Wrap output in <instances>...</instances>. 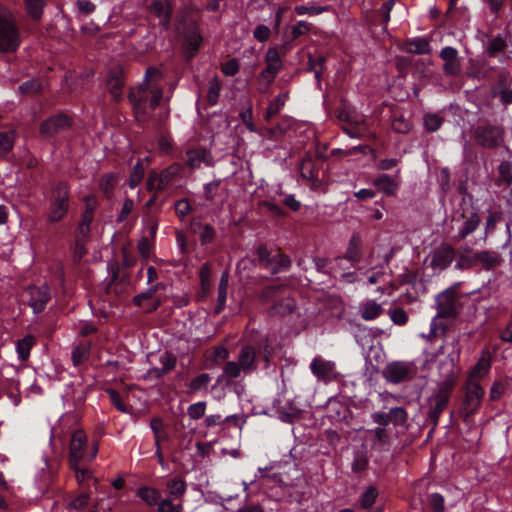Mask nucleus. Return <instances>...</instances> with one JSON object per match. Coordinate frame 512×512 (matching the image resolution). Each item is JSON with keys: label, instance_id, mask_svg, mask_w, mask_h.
Segmentation results:
<instances>
[{"label": "nucleus", "instance_id": "f257e3e1", "mask_svg": "<svg viewBox=\"0 0 512 512\" xmlns=\"http://www.w3.org/2000/svg\"><path fill=\"white\" fill-rule=\"evenodd\" d=\"M460 358L459 341L452 342V350L447 352L445 359L437 365L436 387L427 400L428 417L434 425L438 424L440 415L447 408L451 394L460 375V367L457 365Z\"/></svg>", "mask_w": 512, "mask_h": 512}, {"label": "nucleus", "instance_id": "f03ea898", "mask_svg": "<svg viewBox=\"0 0 512 512\" xmlns=\"http://www.w3.org/2000/svg\"><path fill=\"white\" fill-rule=\"evenodd\" d=\"M160 78V71L149 67L145 73V81L139 87L132 89L128 95L136 118L140 121L146 120L162 99V88L156 83Z\"/></svg>", "mask_w": 512, "mask_h": 512}, {"label": "nucleus", "instance_id": "7ed1b4c3", "mask_svg": "<svg viewBox=\"0 0 512 512\" xmlns=\"http://www.w3.org/2000/svg\"><path fill=\"white\" fill-rule=\"evenodd\" d=\"M22 42L20 28L14 15L0 6V52L14 53Z\"/></svg>", "mask_w": 512, "mask_h": 512}, {"label": "nucleus", "instance_id": "20e7f679", "mask_svg": "<svg viewBox=\"0 0 512 512\" xmlns=\"http://www.w3.org/2000/svg\"><path fill=\"white\" fill-rule=\"evenodd\" d=\"M98 450V442L88 445L85 432L83 430H76L71 435L69 464L77 465L78 462L90 463L96 457Z\"/></svg>", "mask_w": 512, "mask_h": 512}, {"label": "nucleus", "instance_id": "39448f33", "mask_svg": "<svg viewBox=\"0 0 512 512\" xmlns=\"http://www.w3.org/2000/svg\"><path fill=\"white\" fill-rule=\"evenodd\" d=\"M69 207L70 194L68 185L65 182H58L50 192L47 221L52 224L60 222L66 217Z\"/></svg>", "mask_w": 512, "mask_h": 512}, {"label": "nucleus", "instance_id": "423d86ee", "mask_svg": "<svg viewBox=\"0 0 512 512\" xmlns=\"http://www.w3.org/2000/svg\"><path fill=\"white\" fill-rule=\"evenodd\" d=\"M475 143L485 149H495L504 144L505 130L501 125H478L473 132Z\"/></svg>", "mask_w": 512, "mask_h": 512}, {"label": "nucleus", "instance_id": "0eeeda50", "mask_svg": "<svg viewBox=\"0 0 512 512\" xmlns=\"http://www.w3.org/2000/svg\"><path fill=\"white\" fill-rule=\"evenodd\" d=\"M484 394L485 391L480 385V383H474L472 381L466 382L465 397L460 410L465 421H467L470 416L478 412Z\"/></svg>", "mask_w": 512, "mask_h": 512}, {"label": "nucleus", "instance_id": "6e6552de", "mask_svg": "<svg viewBox=\"0 0 512 512\" xmlns=\"http://www.w3.org/2000/svg\"><path fill=\"white\" fill-rule=\"evenodd\" d=\"M436 318H453L457 315V300L455 292L448 288L436 298Z\"/></svg>", "mask_w": 512, "mask_h": 512}, {"label": "nucleus", "instance_id": "1a4fd4ad", "mask_svg": "<svg viewBox=\"0 0 512 512\" xmlns=\"http://www.w3.org/2000/svg\"><path fill=\"white\" fill-rule=\"evenodd\" d=\"M443 61V72L447 76L457 77L462 70L461 60L457 49L451 46H445L439 53Z\"/></svg>", "mask_w": 512, "mask_h": 512}, {"label": "nucleus", "instance_id": "9d476101", "mask_svg": "<svg viewBox=\"0 0 512 512\" xmlns=\"http://www.w3.org/2000/svg\"><path fill=\"white\" fill-rule=\"evenodd\" d=\"M412 365L404 361H395L386 366L383 371L385 379L394 384L403 382L411 377Z\"/></svg>", "mask_w": 512, "mask_h": 512}, {"label": "nucleus", "instance_id": "9b49d317", "mask_svg": "<svg viewBox=\"0 0 512 512\" xmlns=\"http://www.w3.org/2000/svg\"><path fill=\"white\" fill-rule=\"evenodd\" d=\"M454 257V248L449 244H442L431 253L430 265L433 270L442 271L450 266Z\"/></svg>", "mask_w": 512, "mask_h": 512}, {"label": "nucleus", "instance_id": "f8f14e48", "mask_svg": "<svg viewBox=\"0 0 512 512\" xmlns=\"http://www.w3.org/2000/svg\"><path fill=\"white\" fill-rule=\"evenodd\" d=\"M312 374L321 381H330L336 376V365L333 361L315 357L310 363Z\"/></svg>", "mask_w": 512, "mask_h": 512}, {"label": "nucleus", "instance_id": "ddd939ff", "mask_svg": "<svg viewBox=\"0 0 512 512\" xmlns=\"http://www.w3.org/2000/svg\"><path fill=\"white\" fill-rule=\"evenodd\" d=\"M29 294V305L36 314L42 312L51 299L50 289L46 284L39 287H31Z\"/></svg>", "mask_w": 512, "mask_h": 512}, {"label": "nucleus", "instance_id": "4468645a", "mask_svg": "<svg viewBox=\"0 0 512 512\" xmlns=\"http://www.w3.org/2000/svg\"><path fill=\"white\" fill-rule=\"evenodd\" d=\"M184 47L189 57H193L202 43V36L194 22L187 24L183 32Z\"/></svg>", "mask_w": 512, "mask_h": 512}, {"label": "nucleus", "instance_id": "2eb2a0df", "mask_svg": "<svg viewBox=\"0 0 512 512\" xmlns=\"http://www.w3.org/2000/svg\"><path fill=\"white\" fill-rule=\"evenodd\" d=\"M69 127V119L65 115H56L48 118L40 126L41 134L46 137H51L54 134L65 130Z\"/></svg>", "mask_w": 512, "mask_h": 512}, {"label": "nucleus", "instance_id": "dca6fc26", "mask_svg": "<svg viewBox=\"0 0 512 512\" xmlns=\"http://www.w3.org/2000/svg\"><path fill=\"white\" fill-rule=\"evenodd\" d=\"M399 175V169L396 171L394 178L388 174H381L374 180L373 184L380 192L386 196H394L399 190V182L396 179Z\"/></svg>", "mask_w": 512, "mask_h": 512}, {"label": "nucleus", "instance_id": "f3484780", "mask_svg": "<svg viewBox=\"0 0 512 512\" xmlns=\"http://www.w3.org/2000/svg\"><path fill=\"white\" fill-rule=\"evenodd\" d=\"M384 312V308L381 303H378L374 299H367L360 303L358 307V313L360 317L365 321H372L381 316Z\"/></svg>", "mask_w": 512, "mask_h": 512}, {"label": "nucleus", "instance_id": "a211bd4d", "mask_svg": "<svg viewBox=\"0 0 512 512\" xmlns=\"http://www.w3.org/2000/svg\"><path fill=\"white\" fill-rule=\"evenodd\" d=\"M151 12L159 19L164 28H168L171 21L172 9L167 2L155 0L150 6Z\"/></svg>", "mask_w": 512, "mask_h": 512}, {"label": "nucleus", "instance_id": "6ab92c4d", "mask_svg": "<svg viewBox=\"0 0 512 512\" xmlns=\"http://www.w3.org/2000/svg\"><path fill=\"white\" fill-rule=\"evenodd\" d=\"M155 292L156 286L149 288L148 291L144 293L136 295L133 298L134 304L143 308L146 312L155 310L159 305V301L154 297Z\"/></svg>", "mask_w": 512, "mask_h": 512}, {"label": "nucleus", "instance_id": "aec40b11", "mask_svg": "<svg viewBox=\"0 0 512 512\" xmlns=\"http://www.w3.org/2000/svg\"><path fill=\"white\" fill-rule=\"evenodd\" d=\"M256 352L252 346H244L240 350L238 356V363L240 364V368L243 369V373H249L256 369L255 364Z\"/></svg>", "mask_w": 512, "mask_h": 512}, {"label": "nucleus", "instance_id": "412c9836", "mask_svg": "<svg viewBox=\"0 0 512 512\" xmlns=\"http://www.w3.org/2000/svg\"><path fill=\"white\" fill-rule=\"evenodd\" d=\"M473 260L479 262L485 269H491L501 263V256L496 251H480L474 254Z\"/></svg>", "mask_w": 512, "mask_h": 512}, {"label": "nucleus", "instance_id": "4be33fe9", "mask_svg": "<svg viewBox=\"0 0 512 512\" xmlns=\"http://www.w3.org/2000/svg\"><path fill=\"white\" fill-rule=\"evenodd\" d=\"M160 368H153L149 371V374L155 377H161L171 370H173L176 366L177 359L174 354L165 352L160 356Z\"/></svg>", "mask_w": 512, "mask_h": 512}, {"label": "nucleus", "instance_id": "5701e85b", "mask_svg": "<svg viewBox=\"0 0 512 512\" xmlns=\"http://www.w3.org/2000/svg\"><path fill=\"white\" fill-rule=\"evenodd\" d=\"M491 368V362L488 358L481 357L469 372L466 382L479 383V379L485 377Z\"/></svg>", "mask_w": 512, "mask_h": 512}, {"label": "nucleus", "instance_id": "b1692460", "mask_svg": "<svg viewBox=\"0 0 512 512\" xmlns=\"http://www.w3.org/2000/svg\"><path fill=\"white\" fill-rule=\"evenodd\" d=\"M166 487L169 497L182 503V498L187 490L186 482L181 477H174L167 481Z\"/></svg>", "mask_w": 512, "mask_h": 512}, {"label": "nucleus", "instance_id": "393cba45", "mask_svg": "<svg viewBox=\"0 0 512 512\" xmlns=\"http://www.w3.org/2000/svg\"><path fill=\"white\" fill-rule=\"evenodd\" d=\"M404 50L411 54H429L431 45L427 39L418 37L405 42Z\"/></svg>", "mask_w": 512, "mask_h": 512}, {"label": "nucleus", "instance_id": "a878e982", "mask_svg": "<svg viewBox=\"0 0 512 512\" xmlns=\"http://www.w3.org/2000/svg\"><path fill=\"white\" fill-rule=\"evenodd\" d=\"M265 63L266 72H270L274 75H278V73L282 69V60L280 58L279 52L275 48H269L265 54Z\"/></svg>", "mask_w": 512, "mask_h": 512}, {"label": "nucleus", "instance_id": "bb28decb", "mask_svg": "<svg viewBox=\"0 0 512 512\" xmlns=\"http://www.w3.org/2000/svg\"><path fill=\"white\" fill-rule=\"evenodd\" d=\"M362 239L358 233L351 236L345 252V258L352 262H358L361 258Z\"/></svg>", "mask_w": 512, "mask_h": 512}, {"label": "nucleus", "instance_id": "cd10ccee", "mask_svg": "<svg viewBox=\"0 0 512 512\" xmlns=\"http://www.w3.org/2000/svg\"><path fill=\"white\" fill-rule=\"evenodd\" d=\"M182 167L178 163H173L164 170H162L160 175V187L165 189L170 183H172L181 173Z\"/></svg>", "mask_w": 512, "mask_h": 512}, {"label": "nucleus", "instance_id": "c85d7f7f", "mask_svg": "<svg viewBox=\"0 0 512 512\" xmlns=\"http://www.w3.org/2000/svg\"><path fill=\"white\" fill-rule=\"evenodd\" d=\"M212 380L208 373H202L194 377L188 384V393L196 394L201 391H206Z\"/></svg>", "mask_w": 512, "mask_h": 512}, {"label": "nucleus", "instance_id": "c756f323", "mask_svg": "<svg viewBox=\"0 0 512 512\" xmlns=\"http://www.w3.org/2000/svg\"><path fill=\"white\" fill-rule=\"evenodd\" d=\"M150 427L154 435L155 446H161L162 442L169 440V435L165 430L162 419L153 418L150 421Z\"/></svg>", "mask_w": 512, "mask_h": 512}, {"label": "nucleus", "instance_id": "7c9ffc66", "mask_svg": "<svg viewBox=\"0 0 512 512\" xmlns=\"http://www.w3.org/2000/svg\"><path fill=\"white\" fill-rule=\"evenodd\" d=\"M35 344V338L32 335H26L22 339L18 340L16 343V352L18 354V358L22 361H25L30 356L31 348Z\"/></svg>", "mask_w": 512, "mask_h": 512}, {"label": "nucleus", "instance_id": "2f4dec72", "mask_svg": "<svg viewBox=\"0 0 512 512\" xmlns=\"http://www.w3.org/2000/svg\"><path fill=\"white\" fill-rule=\"evenodd\" d=\"M229 286V273L223 272L219 281L218 286V298H217V312L224 309L227 300V291Z\"/></svg>", "mask_w": 512, "mask_h": 512}, {"label": "nucleus", "instance_id": "473e14b6", "mask_svg": "<svg viewBox=\"0 0 512 512\" xmlns=\"http://www.w3.org/2000/svg\"><path fill=\"white\" fill-rule=\"evenodd\" d=\"M290 266V259L282 253H277L267 261L266 269L275 274L281 270L287 269Z\"/></svg>", "mask_w": 512, "mask_h": 512}, {"label": "nucleus", "instance_id": "72a5a7b5", "mask_svg": "<svg viewBox=\"0 0 512 512\" xmlns=\"http://www.w3.org/2000/svg\"><path fill=\"white\" fill-rule=\"evenodd\" d=\"M479 223V215L476 212L471 213V215L463 222V225L458 233V238L465 239L478 228Z\"/></svg>", "mask_w": 512, "mask_h": 512}, {"label": "nucleus", "instance_id": "f704fd0d", "mask_svg": "<svg viewBox=\"0 0 512 512\" xmlns=\"http://www.w3.org/2000/svg\"><path fill=\"white\" fill-rule=\"evenodd\" d=\"M137 496L141 498L148 506L157 505L160 500V493L156 488L153 487H141L137 490Z\"/></svg>", "mask_w": 512, "mask_h": 512}, {"label": "nucleus", "instance_id": "c9c22d12", "mask_svg": "<svg viewBox=\"0 0 512 512\" xmlns=\"http://www.w3.org/2000/svg\"><path fill=\"white\" fill-rule=\"evenodd\" d=\"M86 463L78 462L77 465H70V467L75 472V477L79 484H89L91 481H95L94 476L88 468H86L84 465Z\"/></svg>", "mask_w": 512, "mask_h": 512}, {"label": "nucleus", "instance_id": "e433bc0d", "mask_svg": "<svg viewBox=\"0 0 512 512\" xmlns=\"http://www.w3.org/2000/svg\"><path fill=\"white\" fill-rule=\"evenodd\" d=\"M208 153L205 149H193L187 151V165L191 168H198L202 163L207 162Z\"/></svg>", "mask_w": 512, "mask_h": 512}, {"label": "nucleus", "instance_id": "4c0bfd02", "mask_svg": "<svg viewBox=\"0 0 512 512\" xmlns=\"http://www.w3.org/2000/svg\"><path fill=\"white\" fill-rule=\"evenodd\" d=\"M239 366L240 364L238 362L228 361L223 367V372L219 381L224 380L226 382H230L231 380L240 377L243 369Z\"/></svg>", "mask_w": 512, "mask_h": 512}, {"label": "nucleus", "instance_id": "58836bf2", "mask_svg": "<svg viewBox=\"0 0 512 512\" xmlns=\"http://www.w3.org/2000/svg\"><path fill=\"white\" fill-rule=\"evenodd\" d=\"M288 97H289V94L287 92L277 95L276 98L272 102L269 103V105L266 109V113H265L266 119H269V118L275 116L276 114H278L280 112V110L284 107Z\"/></svg>", "mask_w": 512, "mask_h": 512}, {"label": "nucleus", "instance_id": "ea45409f", "mask_svg": "<svg viewBox=\"0 0 512 512\" xmlns=\"http://www.w3.org/2000/svg\"><path fill=\"white\" fill-rule=\"evenodd\" d=\"M124 81L120 76H111L107 81V87L113 99L119 101L123 95Z\"/></svg>", "mask_w": 512, "mask_h": 512}, {"label": "nucleus", "instance_id": "a19ab883", "mask_svg": "<svg viewBox=\"0 0 512 512\" xmlns=\"http://www.w3.org/2000/svg\"><path fill=\"white\" fill-rule=\"evenodd\" d=\"M276 77H277L276 75H274L270 72H266V70L263 69L259 73L258 78H257L258 91L262 94L269 93L270 86L274 82Z\"/></svg>", "mask_w": 512, "mask_h": 512}, {"label": "nucleus", "instance_id": "79ce46f5", "mask_svg": "<svg viewBox=\"0 0 512 512\" xmlns=\"http://www.w3.org/2000/svg\"><path fill=\"white\" fill-rule=\"evenodd\" d=\"M507 47L505 38L502 35H497L488 44L486 52L490 57H496L499 53L503 52Z\"/></svg>", "mask_w": 512, "mask_h": 512}, {"label": "nucleus", "instance_id": "37998d69", "mask_svg": "<svg viewBox=\"0 0 512 512\" xmlns=\"http://www.w3.org/2000/svg\"><path fill=\"white\" fill-rule=\"evenodd\" d=\"M44 6V0H25L26 11L35 20L41 18Z\"/></svg>", "mask_w": 512, "mask_h": 512}, {"label": "nucleus", "instance_id": "c03bdc74", "mask_svg": "<svg viewBox=\"0 0 512 512\" xmlns=\"http://www.w3.org/2000/svg\"><path fill=\"white\" fill-rule=\"evenodd\" d=\"M15 143L13 131L0 132V155H5L12 150Z\"/></svg>", "mask_w": 512, "mask_h": 512}, {"label": "nucleus", "instance_id": "a18cd8bd", "mask_svg": "<svg viewBox=\"0 0 512 512\" xmlns=\"http://www.w3.org/2000/svg\"><path fill=\"white\" fill-rule=\"evenodd\" d=\"M183 504L173 503L172 498H164L158 501L157 503V512H182Z\"/></svg>", "mask_w": 512, "mask_h": 512}, {"label": "nucleus", "instance_id": "49530a36", "mask_svg": "<svg viewBox=\"0 0 512 512\" xmlns=\"http://www.w3.org/2000/svg\"><path fill=\"white\" fill-rule=\"evenodd\" d=\"M294 11L298 15H310L315 16L322 14L326 11H328V6H306V5H297L294 7Z\"/></svg>", "mask_w": 512, "mask_h": 512}, {"label": "nucleus", "instance_id": "de8ad7c7", "mask_svg": "<svg viewBox=\"0 0 512 512\" xmlns=\"http://www.w3.org/2000/svg\"><path fill=\"white\" fill-rule=\"evenodd\" d=\"M89 358V347L78 345L72 351V361L75 366L83 364Z\"/></svg>", "mask_w": 512, "mask_h": 512}, {"label": "nucleus", "instance_id": "09e8293b", "mask_svg": "<svg viewBox=\"0 0 512 512\" xmlns=\"http://www.w3.org/2000/svg\"><path fill=\"white\" fill-rule=\"evenodd\" d=\"M199 239L202 245L211 243L215 237V230L209 224H199Z\"/></svg>", "mask_w": 512, "mask_h": 512}, {"label": "nucleus", "instance_id": "8fccbe9b", "mask_svg": "<svg viewBox=\"0 0 512 512\" xmlns=\"http://www.w3.org/2000/svg\"><path fill=\"white\" fill-rule=\"evenodd\" d=\"M220 91H221V83L217 77H214L209 82L208 95H207L208 101L211 105H215L218 102V99L220 96Z\"/></svg>", "mask_w": 512, "mask_h": 512}, {"label": "nucleus", "instance_id": "3c124183", "mask_svg": "<svg viewBox=\"0 0 512 512\" xmlns=\"http://www.w3.org/2000/svg\"><path fill=\"white\" fill-rule=\"evenodd\" d=\"M206 407H207V404L205 401H199V402L193 403L187 409L188 416L192 420H198L204 416Z\"/></svg>", "mask_w": 512, "mask_h": 512}, {"label": "nucleus", "instance_id": "603ef678", "mask_svg": "<svg viewBox=\"0 0 512 512\" xmlns=\"http://www.w3.org/2000/svg\"><path fill=\"white\" fill-rule=\"evenodd\" d=\"M144 174L145 169L143 165L140 162H137L134 165L131 175L129 177L128 184L130 188H135L142 181Z\"/></svg>", "mask_w": 512, "mask_h": 512}, {"label": "nucleus", "instance_id": "864d4df0", "mask_svg": "<svg viewBox=\"0 0 512 512\" xmlns=\"http://www.w3.org/2000/svg\"><path fill=\"white\" fill-rule=\"evenodd\" d=\"M388 414L390 415V422L392 421L395 425H403L408 419V414L402 407L391 408Z\"/></svg>", "mask_w": 512, "mask_h": 512}, {"label": "nucleus", "instance_id": "5fc2aeb1", "mask_svg": "<svg viewBox=\"0 0 512 512\" xmlns=\"http://www.w3.org/2000/svg\"><path fill=\"white\" fill-rule=\"evenodd\" d=\"M377 497V491L374 487H369L365 490L360 498V504L362 508H369L372 506Z\"/></svg>", "mask_w": 512, "mask_h": 512}, {"label": "nucleus", "instance_id": "6e6d98bb", "mask_svg": "<svg viewBox=\"0 0 512 512\" xmlns=\"http://www.w3.org/2000/svg\"><path fill=\"white\" fill-rule=\"evenodd\" d=\"M442 124V120L436 114H428L424 117V127L428 132L437 131Z\"/></svg>", "mask_w": 512, "mask_h": 512}, {"label": "nucleus", "instance_id": "4d7b16f0", "mask_svg": "<svg viewBox=\"0 0 512 512\" xmlns=\"http://www.w3.org/2000/svg\"><path fill=\"white\" fill-rule=\"evenodd\" d=\"M240 64L236 58H232L221 66V71L226 76H234L239 72Z\"/></svg>", "mask_w": 512, "mask_h": 512}, {"label": "nucleus", "instance_id": "13d9d810", "mask_svg": "<svg viewBox=\"0 0 512 512\" xmlns=\"http://www.w3.org/2000/svg\"><path fill=\"white\" fill-rule=\"evenodd\" d=\"M311 30V24L300 20L298 21L291 30V35L293 39H297L298 37L302 35H306Z\"/></svg>", "mask_w": 512, "mask_h": 512}, {"label": "nucleus", "instance_id": "bf43d9fd", "mask_svg": "<svg viewBox=\"0 0 512 512\" xmlns=\"http://www.w3.org/2000/svg\"><path fill=\"white\" fill-rule=\"evenodd\" d=\"M389 315L392 322L396 325L403 326L408 322V314L402 308L391 310Z\"/></svg>", "mask_w": 512, "mask_h": 512}, {"label": "nucleus", "instance_id": "052dcab7", "mask_svg": "<svg viewBox=\"0 0 512 512\" xmlns=\"http://www.w3.org/2000/svg\"><path fill=\"white\" fill-rule=\"evenodd\" d=\"M412 128L411 123L403 117H397L392 121V129L398 133H408Z\"/></svg>", "mask_w": 512, "mask_h": 512}, {"label": "nucleus", "instance_id": "680f3d73", "mask_svg": "<svg viewBox=\"0 0 512 512\" xmlns=\"http://www.w3.org/2000/svg\"><path fill=\"white\" fill-rule=\"evenodd\" d=\"M220 180H216V181H213V182H210V183H207L205 186H204V197L206 200L212 202L215 200V197L217 195V191L219 189V186H220Z\"/></svg>", "mask_w": 512, "mask_h": 512}, {"label": "nucleus", "instance_id": "e2e57ef3", "mask_svg": "<svg viewBox=\"0 0 512 512\" xmlns=\"http://www.w3.org/2000/svg\"><path fill=\"white\" fill-rule=\"evenodd\" d=\"M191 210V205L187 199H180L175 203V212L180 218L187 216Z\"/></svg>", "mask_w": 512, "mask_h": 512}, {"label": "nucleus", "instance_id": "0e129e2a", "mask_svg": "<svg viewBox=\"0 0 512 512\" xmlns=\"http://www.w3.org/2000/svg\"><path fill=\"white\" fill-rule=\"evenodd\" d=\"M270 28L266 25L260 24L256 26L253 32V36L259 42H266L270 37Z\"/></svg>", "mask_w": 512, "mask_h": 512}, {"label": "nucleus", "instance_id": "69168bd1", "mask_svg": "<svg viewBox=\"0 0 512 512\" xmlns=\"http://www.w3.org/2000/svg\"><path fill=\"white\" fill-rule=\"evenodd\" d=\"M160 187V175L159 173L152 171L149 173L147 179V189L149 191H162L163 188Z\"/></svg>", "mask_w": 512, "mask_h": 512}, {"label": "nucleus", "instance_id": "338daca9", "mask_svg": "<svg viewBox=\"0 0 512 512\" xmlns=\"http://www.w3.org/2000/svg\"><path fill=\"white\" fill-rule=\"evenodd\" d=\"M506 385L501 381H495L490 388L491 400H498L504 394Z\"/></svg>", "mask_w": 512, "mask_h": 512}, {"label": "nucleus", "instance_id": "774afa93", "mask_svg": "<svg viewBox=\"0 0 512 512\" xmlns=\"http://www.w3.org/2000/svg\"><path fill=\"white\" fill-rule=\"evenodd\" d=\"M431 507L435 512H443L444 510V497L439 493H433L429 497Z\"/></svg>", "mask_w": 512, "mask_h": 512}]
</instances>
